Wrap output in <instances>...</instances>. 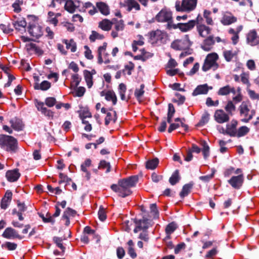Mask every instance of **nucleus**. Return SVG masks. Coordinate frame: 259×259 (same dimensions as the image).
<instances>
[{"instance_id":"obj_62","label":"nucleus","mask_w":259,"mask_h":259,"mask_svg":"<svg viewBox=\"0 0 259 259\" xmlns=\"http://www.w3.org/2000/svg\"><path fill=\"white\" fill-rule=\"evenodd\" d=\"M180 180L179 173L178 170H176L169 178V183L172 185H175Z\"/></svg>"},{"instance_id":"obj_23","label":"nucleus","mask_w":259,"mask_h":259,"mask_svg":"<svg viewBox=\"0 0 259 259\" xmlns=\"http://www.w3.org/2000/svg\"><path fill=\"white\" fill-rule=\"evenodd\" d=\"M101 97H104L107 102H111L112 105H115L117 102V98L115 92L113 90H104L100 92Z\"/></svg>"},{"instance_id":"obj_59","label":"nucleus","mask_w":259,"mask_h":259,"mask_svg":"<svg viewBox=\"0 0 259 259\" xmlns=\"http://www.w3.org/2000/svg\"><path fill=\"white\" fill-rule=\"evenodd\" d=\"M159 163L157 158L153 159L148 161L146 163V168L150 169H154L158 165Z\"/></svg>"},{"instance_id":"obj_46","label":"nucleus","mask_w":259,"mask_h":259,"mask_svg":"<svg viewBox=\"0 0 259 259\" xmlns=\"http://www.w3.org/2000/svg\"><path fill=\"white\" fill-rule=\"evenodd\" d=\"M250 131V128L245 125L240 126L237 129L235 137L240 138L246 136Z\"/></svg>"},{"instance_id":"obj_43","label":"nucleus","mask_w":259,"mask_h":259,"mask_svg":"<svg viewBox=\"0 0 259 259\" xmlns=\"http://www.w3.org/2000/svg\"><path fill=\"white\" fill-rule=\"evenodd\" d=\"M250 73L248 71H242L240 74V81L247 86V88H249L251 83L249 81Z\"/></svg>"},{"instance_id":"obj_1","label":"nucleus","mask_w":259,"mask_h":259,"mask_svg":"<svg viewBox=\"0 0 259 259\" xmlns=\"http://www.w3.org/2000/svg\"><path fill=\"white\" fill-rule=\"evenodd\" d=\"M138 181V176H132L127 179L119 180L117 185H112L111 188L119 196L125 197L132 194L131 188L136 185Z\"/></svg>"},{"instance_id":"obj_33","label":"nucleus","mask_w":259,"mask_h":259,"mask_svg":"<svg viewBox=\"0 0 259 259\" xmlns=\"http://www.w3.org/2000/svg\"><path fill=\"white\" fill-rule=\"evenodd\" d=\"M212 89L211 87H209L207 84L199 85L193 91L192 95L196 96L201 94H207L208 91Z\"/></svg>"},{"instance_id":"obj_52","label":"nucleus","mask_w":259,"mask_h":259,"mask_svg":"<svg viewBox=\"0 0 259 259\" xmlns=\"http://www.w3.org/2000/svg\"><path fill=\"white\" fill-rule=\"evenodd\" d=\"M175 113V109L174 105L170 103L168 104V109L167 112V121L168 123L172 122V118Z\"/></svg>"},{"instance_id":"obj_21","label":"nucleus","mask_w":259,"mask_h":259,"mask_svg":"<svg viewBox=\"0 0 259 259\" xmlns=\"http://www.w3.org/2000/svg\"><path fill=\"white\" fill-rule=\"evenodd\" d=\"M92 160L89 158H87L80 165V170L83 172L82 176L87 180H89L91 178V174L90 169L92 166Z\"/></svg>"},{"instance_id":"obj_36","label":"nucleus","mask_w":259,"mask_h":259,"mask_svg":"<svg viewBox=\"0 0 259 259\" xmlns=\"http://www.w3.org/2000/svg\"><path fill=\"white\" fill-rule=\"evenodd\" d=\"M12 198V193L10 191H7L4 196L1 200V207L6 209L9 205Z\"/></svg>"},{"instance_id":"obj_15","label":"nucleus","mask_w":259,"mask_h":259,"mask_svg":"<svg viewBox=\"0 0 259 259\" xmlns=\"http://www.w3.org/2000/svg\"><path fill=\"white\" fill-rule=\"evenodd\" d=\"M246 41L247 44L251 47L259 45V34L256 29H251L246 33Z\"/></svg>"},{"instance_id":"obj_10","label":"nucleus","mask_w":259,"mask_h":259,"mask_svg":"<svg viewBox=\"0 0 259 259\" xmlns=\"http://www.w3.org/2000/svg\"><path fill=\"white\" fill-rule=\"evenodd\" d=\"M192 45L189 36L186 34L181 39H176L171 44V47L176 50H183L188 49Z\"/></svg>"},{"instance_id":"obj_9","label":"nucleus","mask_w":259,"mask_h":259,"mask_svg":"<svg viewBox=\"0 0 259 259\" xmlns=\"http://www.w3.org/2000/svg\"><path fill=\"white\" fill-rule=\"evenodd\" d=\"M197 2V0H182L176 3V9L179 12H190L195 9Z\"/></svg>"},{"instance_id":"obj_63","label":"nucleus","mask_w":259,"mask_h":259,"mask_svg":"<svg viewBox=\"0 0 259 259\" xmlns=\"http://www.w3.org/2000/svg\"><path fill=\"white\" fill-rule=\"evenodd\" d=\"M144 85L143 84H142L140 85V88H137L135 92V96L136 98L138 100H140L141 98L142 97L144 93Z\"/></svg>"},{"instance_id":"obj_53","label":"nucleus","mask_w":259,"mask_h":259,"mask_svg":"<svg viewBox=\"0 0 259 259\" xmlns=\"http://www.w3.org/2000/svg\"><path fill=\"white\" fill-rule=\"evenodd\" d=\"M48 21L55 26H57L58 23V20L55 16V13L49 11L48 13Z\"/></svg>"},{"instance_id":"obj_5","label":"nucleus","mask_w":259,"mask_h":259,"mask_svg":"<svg viewBox=\"0 0 259 259\" xmlns=\"http://www.w3.org/2000/svg\"><path fill=\"white\" fill-rule=\"evenodd\" d=\"M107 43L104 42L98 48L97 51V62L99 64H107L111 62L112 58L107 50Z\"/></svg>"},{"instance_id":"obj_13","label":"nucleus","mask_w":259,"mask_h":259,"mask_svg":"<svg viewBox=\"0 0 259 259\" xmlns=\"http://www.w3.org/2000/svg\"><path fill=\"white\" fill-rule=\"evenodd\" d=\"M199 21V16L197 17L196 20H190L187 23H179L177 24H173L172 28L174 29H179L182 32H186L191 30Z\"/></svg>"},{"instance_id":"obj_12","label":"nucleus","mask_w":259,"mask_h":259,"mask_svg":"<svg viewBox=\"0 0 259 259\" xmlns=\"http://www.w3.org/2000/svg\"><path fill=\"white\" fill-rule=\"evenodd\" d=\"M243 29V26L242 25H239L234 28L230 27L228 29V33L230 35V40L233 45H236L240 40V33Z\"/></svg>"},{"instance_id":"obj_7","label":"nucleus","mask_w":259,"mask_h":259,"mask_svg":"<svg viewBox=\"0 0 259 259\" xmlns=\"http://www.w3.org/2000/svg\"><path fill=\"white\" fill-rule=\"evenodd\" d=\"M156 21L160 23H167V28H170L172 26V13L168 9L163 8L155 17Z\"/></svg>"},{"instance_id":"obj_32","label":"nucleus","mask_w":259,"mask_h":259,"mask_svg":"<svg viewBox=\"0 0 259 259\" xmlns=\"http://www.w3.org/2000/svg\"><path fill=\"white\" fill-rule=\"evenodd\" d=\"M145 44V38L142 35L138 34L135 37L132 44V50L136 52L139 47L143 46Z\"/></svg>"},{"instance_id":"obj_56","label":"nucleus","mask_w":259,"mask_h":259,"mask_svg":"<svg viewBox=\"0 0 259 259\" xmlns=\"http://www.w3.org/2000/svg\"><path fill=\"white\" fill-rule=\"evenodd\" d=\"M67 0H52L51 3L49 5V7L53 8H60L65 4Z\"/></svg>"},{"instance_id":"obj_16","label":"nucleus","mask_w":259,"mask_h":259,"mask_svg":"<svg viewBox=\"0 0 259 259\" xmlns=\"http://www.w3.org/2000/svg\"><path fill=\"white\" fill-rule=\"evenodd\" d=\"M166 36L165 32L158 29L151 32L150 34V40L153 44H161L163 42Z\"/></svg>"},{"instance_id":"obj_58","label":"nucleus","mask_w":259,"mask_h":259,"mask_svg":"<svg viewBox=\"0 0 259 259\" xmlns=\"http://www.w3.org/2000/svg\"><path fill=\"white\" fill-rule=\"evenodd\" d=\"M40 217L41 218L44 223H50L52 224H54L55 222L54 217L53 215H52L50 213H47L46 217L44 215H40Z\"/></svg>"},{"instance_id":"obj_37","label":"nucleus","mask_w":259,"mask_h":259,"mask_svg":"<svg viewBox=\"0 0 259 259\" xmlns=\"http://www.w3.org/2000/svg\"><path fill=\"white\" fill-rule=\"evenodd\" d=\"M214 44V40L212 36H209L205 39L201 45V48L205 51H209L211 50Z\"/></svg>"},{"instance_id":"obj_49","label":"nucleus","mask_w":259,"mask_h":259,"mask_svg":"<svg viewBox=\"0 0 259 259\" xmlns=\"http://www.w3.org/2000/svg\"><path fill=\"white\" fill-rule=\"evenodd\" d=\"M211 15V13L209 10H205L203 12V17L204 18L207 24L213 25L214 24V22Z\"/></svg>"},{"instance_id":"obj_42","label":"nucleus","mask_w":259,"mask_h":259,"mask_svg":"<svg viewBox=\"0 0 259 259\" xmlns=\"http://www.w3.org/2000/svg\"><path fill=\"white\" fill-rule=\"evenodd\" d=\"M62 42L66 45V48L67 50H70L72 53H74L76 51V43L73 39H64L62 40Z\"/></svg>"},{"instance_id":"obj_17","label":"nucleus","mask_w":259,"mask_h":259,"mask_svg":"<svg viewBox=\"0 0 259 259\" xmlns=\"http://www.w3.org/2000/svg\"><path fill=\"white\" fill-rule=\"evenodd\" d=\"M13 21V25L16 30L22 33L26 30V26L27 25L26 21L25 18L20 16H14Z\"/></svg>"},{"instance_id":"obj_50","label":"nucleus","mask_w":259,"mask_h":259,"mask_svg":"<svg viewBox=\"0 0 259 259\" xmlns=\"http://www.w3.org/2000/svg\"><path fill=\"white\" fill-rule=\"evenodd\" d=\"M104 36L100 34L96 31H92V34L89 37V39L91 42H95L96 40H102L104 39Z\"/></svg>"},{"instance_id":"obj_57","label":"nucleus","mask_w":259,"mask_h":259,"mask_svg":"<svg viewBox=\"0 0 259 259\" xmlns=\"http://www.w3.org/2000/svg\"><path fill=\"white\" fill-rule=\"evenodd\" d=\"M192 185L190 184L185 185L180 193V196L181 197H184L187 196L190 192V190L192 188Z\"/></svg>"},{"instance_id":"obj_40","label":"nucleus","mask_w":259,"mask_h":259,"mask_svg":"<svg viewBox=\"0 0 259 259\" xmlns=\"http://www.w3.org/2000/svg\"><path fill=\"white\" fill-rule=\"evenodd\" d=\"M231 93L235 94L236 93L235 89L229 85H227L221 88L218 91L217 94L219 96H227Z\"/></svg>"},{"instance_id":"obj_44","label":"nucleus","mask_w":259,"mask_h":259,"mask_svg":"<svg viewBox=\"0 0 259 259\" xmlns=\"http://www.w3.org/2000/svg\"><path fill=\"white\" fill-rule=\"evenodd\" d=\"M51 87V83L47 80H44L40 83L36 82L34 85V88L35 90H40L41 91H47L49 90Z\"/></svg>"},{"instance_id":"obj_18","label":"nucleus","mask_w":259,"mask_h":259,"mask_svg":"<svg viewBox=\"0 0 259 259\" xmlns=\"http://www.w3.org/2000/svg\"><path fill=\"white\" fill-rule=\"evenodd\" d=\"M120 7L126 8L128 12L133 10L139 11L140 6L136 0H121L119 3Z\"/></svg>"},{"instance_id":"obj_29","label":"nucleus","mask_w":259,"mask_h":259,"mask_svg":"<svg viewBox=\"0 0 259 259\" xmlns=\"http://www.w3.org/2000/svg\"><path fill=\"white\" fill-rule=\"evenodd\" d=\"M2 236L8 239H21L18 232L11 227L7 228L4 231Z\"/></svg>"},{"instance_id":"obj_64","label":"nucleus","mask_w":259,"mask_h":259,"mask_svg":"<svg viewBox=\"0 0 259 259\" xmlns=\"http://www.w3.org/2000/svg\"><path fill=\"white\" fill-rule=\"evenodd\" d=\"M243 99V96L241 92V89L240 88H238L237 90V95L233 97L232 98V101L235 104H237L241 102Z\"/></svg>"},{"instance_id":"obj_54","label":"nucleus","mask_w":259,"mask_h":259,"mask_svg":"<svg viewBox=\"0 0 259 259\" xmlns=\"http://www.w3.org/2000/svg\"><path fill=\"white\" fill-rule=\"evenodd\" d=\"M201 146H202V154L204 159H207L209 156V147L205 141L201 142Z\"/></svg>"},{"instance_id":"obj_60","label":"nucleus","mask_w":259,"mask_h":259,"mask_svg":"<svg viewBox=\"0 0 259 259\" xmlns=\"http://www.w3.org/2000/svg\"><path fill=\"white\" fill-rule=\"evenodd\" d=\"M177 228V224L174 222L169 223L165 228L166 234L168 235H170L176 230Z\"/></svg>"},{"instance_id":"obj_45","label":"nucleus","mask_w":259,"mask_h":259,"mask_svg":"<svg viewBox=\"0 0 259 259\" xmlns=\"http://www.w3.org/2000/svg\"><path fill=\"white\" fill-rule=\"evenodd\" d=\"M150 212L149 215V219H155L158 218L159 212L156 204H151L150 206Z\"/></svg>"},{"instance_id":"obj_51","label":"nucleus","mask_w":259,"mask_h":259,"mask_svg":"<svg viewBox=\"0 0 259 259\" xmlns=\"http://www.w3.org/2000/svg\"><path fill=\"white\" fill-rule=\"evenodd\" d=\"M79 117L82 121L87 118H91L92 114L88 108H83L79 111Z\"/></svg>"},{"instance_id":"obj_8","label":"nucleus","mask_w":259,"mask_h":259,"mask_svg":"<svg viewBox=\"0 0 259 259\" xmlns=\"http://www.w3.org/2000/svg\"><path fill=\"white\" fill-rule=\"evenodd\" d=\"M235 175L231 177L228 181V183L235 189H240L244 182V176L241 168H236Z\"/></svg>"},{"instance_id":"obj_41","label":"nucleus","mask_w":259,"mask_h":259,"mask_svg":"<svg viewBox=\"0 0 259 259\" xmlns=\"http://www.w3.org/2000/svg\"><path fill=\"white\" fill-rule=\"evenodd\" d=\"M113 25V19L112 21L107 19H104L99 23V27L106 31H109Z\"/></svg>"},{"instance_id":"obj_39","label":"nucleus","mask_w":259,"mask_h":259,"mask_svg":"<svg viewBox=\"0 0 259 259\" xmlns=\"http://www.w3.org/2000/svg\"><path fill=\"white\" fill-rule=\"evenodd\" d=\"M96 7L99 12L104 16H108L110 14L109 6L105 3L99 2L96 3Z\"/></svg>"},{"instance_id":"obj_31","label":"nucleus","mask_w":259,"mask_h":259,"mask_svg":"<svg viewBox=\"0 0 259 259\" xmlns=\"http://www.w3.org/2000/svg\"><path fill=\"white\" fill-rule=\"evenodd\" d=\"M80 7L79 2H73L72 0H67L64 5V10L70 13H73L76 8Z\"/></svg>"},{"instance_id":"obj_4","label":"nucleus","mask_w":259,"mask_h":259,"mask_svg":"<svg viewBox=\"0 0 259 259\" xmlns=\"http://www.w3.org/2000/svg\"><path fill=\"white\" fill-rule=\"evenodd\" d=\"M219 59L218 54L216 53H211L208 54L204 60L202 66V70L206 72L210 69L213 71L216 70L219 67V64L217 62Z\"/></svg>"},{"instance_id":"obj_24","label":"nucleus","mask_w":259,"mask_h":259,"mask_svg":"<svg viewBox=\"0 0 259 259\" xmlns=\"http://www.w3.org/2000/svg\"><path fill=\"white\" fill-rule=\"evenodd\" d=\"M35 106L37 109L45 116H47L51 119H53L54 112L46 107L43 102L37 101L35 103Z\"/></svg>"},{"instance_id":"obj_48","label":"nucleus","mask_w":259,"mask_h":259,"mask_svg":"<svg viewBox=\"0 0 259 259\" xmlns=\"http://www.w3.org/2000/svg\"><path fill=\"white\" fill-rule=\"evenodd\" d=\"M236 109L235 104L231 100L228 101L225 107V110L227 112L229 115L230 114L231 115H233V113L235 111Z\"/></svg>"},{"instance_id":"obj_11","label":"nucleus","mask_w":259,"mask_h":259,"mask_svg":"<svg viewBox=\"0 0 259 259\" xmlns=\"http://www.w3.org/2000/svg\"><path fill=\"white\" fill-rule=\"evenodd\" d=\"M238 18L231 12L229 11L222 12L220 22L224 26H229L236 23Z\"/></svg>"},{"instance_id":"obj_26","label":"nucleus","mask_w":259,"mask_h":259,"mask_svg":"<svg viewBox=\"0 0 259 259\" xmlns=\"http://www.w3.org/2000/svg\"><path fill=\"white\" fill-rule=\"evenodd\" d=\"M185 119H181L180 118H176L175 119V122L172 123L171 122L170 123L169 127L168 128V132L170 133L173 131L177 129L180 126L184 128L185 131H187L188 129V126L185 124Z\"/></svg>"},{"instance_id":"obj_14","label":"nucleus","mask_w":259,"mask_h":259,"mask_svg":"<svg viewBox=\"0 0 259 259\" xmlns=\"http://www.w3.org/2000/svg\"><path fill=\"white\" fill-rule=\"evenodd\" d=\"M135 228L134 230L135 233H138L140 231H146L150 226H151V220L144 217L141 220H136L135 221Z\"/></svg>"},{"instance_id":"obj_6","label":"nucleus","mask_w":259,"mask_h":259,"mask_svg":"<svg viewBox=\"0 0 259 259\" xmlns=\"http://www.w3.org/2000/svg\"><path fill=\"white\" fill-rule=\"evenodd\" d=\"M9 123L11 126H9L6 124L3 125V130L9 134H12L13 130L19 132L22 131L24 127V124L22 120L17 117L10 119Z\"/></svg>"},{"instance_id":"obj_30","label":"nucleus","mask_w":259,"mask_h":259,"mask_svg":"<svg viewBox=\"0 0 259 259\" xmlns=\"http://www.w3.org/2000/svg\"><path fill=\"white\" fill-rule=\"evenodd\" d=\"M21 176L19 169L15 168L8 170L6 173V178L9 182H16Z\"/></svg>"},{"instance_id":"obj_27","label":"nucleus","mask_w":259,"mask_h":259,"mask_svg":"<svg viewBox=\"0 0 259 259\" xmlns=\"http://www.w3.org/2000/svg\"><path fill=\"white\" fill-rule=\"evenodd\" d=\"M238 125V121L236 119H233L228 122L226 124L227 130L226 131L227 135L235 137L237 131Z\"/></svg>"},{"instance_id":"obj_28","label":"nucleus","mask_w":259,"mask_h":259,"mask_svg":"<svg viewBox=\"0 0 259 259\" xmlns=\"http://www.w3.org/2000/svg\"><path fill=\"white\" fill-rule=\"evenodd\" d=\"M79 9L81 12L88 13L90 15H94L97 12V8L91 2H87L82 4Z\"/></svg>"},{"instance_id":"obj_38","label":"nucleus","mask_w":259,"mask_h":259,"mask_svg":"<svg viewBox=\"0 0 259 259\" xmlns=\"http://www.w3.org/2000/svg\"><path fill=\"white\" fill-rule=\"evenodd\" d=\"M197 30L200 36L207 37L210 33L211 29L204 24H199L197 26Z\"/></svg>"},{"instance_id":"obj_20","label":"nucleus","mask_w":259,"mask_h":259,"mask_svg":"<svg viewBox=\"0 0 259 259\" xmlns=\"http://www.w3.org/2000/svg\"><path fill=\"white\" fill-rule=\"evenodd\" d=\"M101 112L106 114L105 118V124L107 125L111 122H115L117 119L116 112L112 109H107L104 107L101 108Z\"/></svg>"},{"instance_id":"obj_25","label":"nucleus","mask_w":259,"mask_h":259,"mask_svg":"<svg viewBox=\"0 0 259 259\" xmlns=\"http://www.w3.org/2000/svg\"><path fill=\"white\" fill-rule=\"evenodd\" d=\"M215 121L219 123H223L229 121L230 117L228 113L222 109L215 111L214 115Z\"/></svg>"},{"instance_id":"obj_47","label":"nucleus","mask_w":259,"mask_h":259,"mask_svg":"<svg viewBox=\"0 0 259 259\" xmlns=\"http://www.w3.org/2000/svg\"><path fill=\"white\" fill-rule=\"evenodd\" d=\"M126 91V85L123 83H121L119 84L118 88V94L120 97V98L123 101H128V99L126 98L125 97V93Z\"/></svg>"},{"instance_id":"obj_19","label":"nucleus","mask_w":259,"mask_h":259,"mask_svg":"<svg viewBox=\"0 0 259 259\" xmlns=\"http://www.w3.org/2000/svg\"><path fill=\"white\" fill-rule=\"evenodd\" d=\"M114 24V29L111 32V35L113 38H115L119 36V32L122 31L125 27L123 20H118L116 18L113 19V25Z\"/></svg>"},{"instance_id":"obj_61","label":"nucleus","mask_w":259,"mask_h":259,"mask_svg":"<svg viewBox=\"0 0 259 259\" xmlns=\"http://www.w3.org/2000/svg\"><path fill=\"white\" fill-rule=\"evenodd\" d=\"M2 247L8 250H14L16 249L17 244L13 242H6L2 245Z\"/></svg>"},{"instance_id":"obj_55","label":"nucleus","mask_w":259,"mask_h":259,"mask_svg":"<svg viewBox=\"0 0 259 259\" xmlns=\"http://www.w3.org/2000/svg\"><path fill=\"white\" fill-rule=\"evenodd\" d=\"M134 64L132 62H128L124 66V68L123 70V72L128 75H131L132 74V72L134 70Z\"/></svg>"},{"instance_id":"obj_2","label":"nucleus","mask_w":259,"mask_h":259,"mask_svg":"<svg viewBox=\"0 0 259 259\" xmlns=\"http://www.w3.org/2000/svg\"><path fill=\"white\" fill-rule=\"evenodd\" d=\"M18 141L13 136L6 135H0V148L5 151L15 153L18 149Z\"/></svg>"},{"instance_id":"obj_3","label":"nucleus","mask_w":259,"mask_h":259,"mask_svg":"<svg viewBox=\"0 0 259 259\" xmlns=\"http://www.w3.org/2000/svg\"><path fill=\"white\" fill-rule=\"evenodd\" d=\"M251 108V105L249 101H245L241 102L238 107V111L242 122L247 123L255 115V110Z\"/></svg>"},{"instance_id":"obj_35","label":"nucleus","mask_w":259,"mask_h":259,"mask_svg":"<svg viewBox=\"0 0 259 259\" xmlns=\"http://www.w3.org/2000/svg\"><path fill=\"white\" fill-rule=\"evenodd\" d=\"M239 51L225 50L223 52V55L227 62H231L234 58H237Z\"/></svg>"},{"instance_id":"obj_34","label":"nucleus","mask_w":259,"mask_h":259,"mask_svg":"<svg viewBox=\"0 0 259 259\" xmlns=\"http://www.w3.org/2000/svg\"><path fill=\"white\" fill-rule=\"evenodd\" d=\"M96 73L95 70H92L91 71L85 70L83 71V76L86 82L87 87L90 89L93 85V75Z\"/></svg>"},{"instance_id":"obj_22","label":"nucleus","mask_w":259,"mask_h":259,"mask_svg":"<svg viewBox=\"0 0 259 259\" xmlns=\"http://www.w3.org/2000/svg\"><path fill=\"white\" fill-rule=\"evenodd\" d=\"M28 29L29 33L34 38H38L43 34L42 27L37 23L30 24Z\"/></svg>"}]
</instances>
